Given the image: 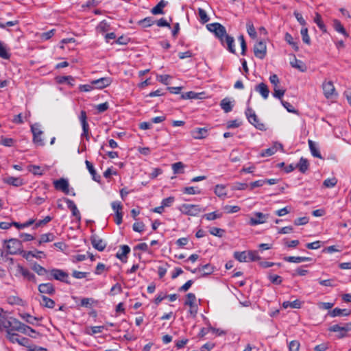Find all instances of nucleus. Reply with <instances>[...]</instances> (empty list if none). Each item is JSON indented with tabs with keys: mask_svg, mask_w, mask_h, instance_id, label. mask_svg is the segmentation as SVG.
<instances>
[{
	"mask_svg": "<svg viewBox=\"0 0 351 351\" xmlns=\"http://www.w3.org/2000/svg\"><path fill=\"white\" fill-rule=\"evenodd\" d=\"M5 330L6 331V337L10 335L15 334V331L21 332L24 334L28 333L29 331L35 332L31 327L21 323L14 318H8L3 310L0 308V331Z\"/></svg>",
	"mask_w": 351,
	"mask_h": 351,
	"instance_id": "f257e3e1",
	"label": "nucleus"
},
{
	"mask_svg": "<svg viewBox=\"0 0 351 351\" xmlns=\"http://www.w3.org/2000/svg\"><path fill=\"white\" fill-rule=\"evenodd\" d=\"M4 243L6 244L5 247L8 254H23V244L20 240L17 239H10L9 240H5Z\"/></svg>",
	"mask_w": 351,
	"mask_h": 351,
	"instance_id": "f03ea898",
	"label": "nucleus"
},
{
	"mask_svg": "<svg viewBox=\"0 0 351 351\" xmlns=\"http://www.w3.org/2000/svg\"><path fill=\"white\" fill-rule=\"evenodd\" d=\"M178 209L182 213L189 216H197L205 210L199 205L186 204H182L178 207Z\"/></svg>",
	"mask_w": 351,
	"mask_h": 351,
	"instance_id": "7ed1b4c3",
	"label": "nucleus"
},
{
	"mask_svg": "<svg viewBox=\"0 0 351 351\" xmlns=\"http://www.w3.org/2000/svg\"><path fill=\"white\" fill-rule=\"evenodd\" d=\"M245 113L248 121L256 129L262 131L266 130L265 124L259 121L255 112L251 108H247Z\"/></svg>",
	"mask_w": 351,
	"mask_h": 351,
	"instance_id": "20e7f679",
	"label": "nucleus"
},
{
	"mask_svg": "<svg viewBox=\"0 0 351 351\" xmlns=\"http://www.w3.org/2000/svg\"><path fill=\"white\" fill-rule=\"evenodd\" d=\"M328 330L330 332H337V337L342 339L348 336V332L351 330V322L346 323L343 326L335 324L329 327Z\"/></svg>",
	"mask_w": 351,
	"mask_h": 351,
	"instance_id": "39448f33",
	"label": "nucleus"
},
{
	"mask_svg": "<svg viewBox=\"0 0 351 351\" xmlns=\"http://www.w3.org/2000/svg\"><path fill=\"white\" fill-rule=\"evenodd\" d=\"M209 31L214 32L217 38H219L222 45H224L223 36H226V28L218 23H210L207 25Z\"/></svg>",
	"mask_w": 351,
	"mask_h": 351,
	"instance_id": "423d86ee",
	"label": "nucleus"
},
{
	"mask_svg": "<svg viewBox=\"0 0 351 351\" xmlns=\"http://www.w3.org/2000/svg\"><path fill=\"white\" fill-rule=\"evenodd\" d=\"M50 276L47 277L48 280L55 279L67 284H70V282L67 280L69 275L66 272L60 269H52L49 271Z\"/></svg>",
	"mask_w": 351,
	"mask_h": 351,
	"instance_id": "0eeeda50",
	"label": "nucleus"
},
{
	"mask_svg": "<svg viewBox=\"0 0 351 351\" xmlns=\"http://www.w3.org/2000/svg\"><path fill=\"white\" fill-rule=\"evenodd\" d=\"M79 119L82 127V133L81 134V138H85L86 140L88 141L90 140L89 125L87 122V115L86 111L82 110L80 112Z\"/></svg>",
	"mask_w": 351,
	"mask_h": 351,
	"instance_id": "6e6552de",
	"label": "nucleus"
},
{
	"mask_svg": "<svg viewBox=\"0 0 351 351\" xmlns=\"http://www.w3.org/2000/svg\"><path fill=\"white\" fill-rule=\"evenodd\" d=\"M322 89L326 98H332L337 95L335 88L332 81H324L322 84Z\"/></svg>",
	"mask_w": 351,
	"mask_h": 351,
	"instance_id": "1a4fd4ad",
	"label": "nucleus"
},
{
	"mask_svg": "<svg viewBox=\"0 0 351 351\" xmlns=\"http://www.w3.org/2000/svg\"><path fill=\"white\" fill-rule=\"evenodd\" d=\"M254 56L259 58L263 59L267 53L266 44L263 41L258 42L254 47Z\"/></svg>",
	"mask_w": 351,
	"mask_h": 351,
	"instance_id": "9d476101",
	"label": "nucleus"
},
{
	"mask_svg": "<svg viewBox=\"0 0 351 351\" xmlns=\"http://www.w3.org/2000/svg\"><path fill=\"white\" fill-rule=\"evenodd\" d=\"M53 186L56 189L62 191L66 195L69 194V184L66 179L60 178L53 181Z\"/></svg>",
	"mask_w": 351,
	"mask_h": 351,
	"instance_id": "9b49d317",
	"label": "nucleus"
},
{
	"mask_svg": "<svg viewBox=\"0 0 351 351\" xmlns=\"http://www.w3.org/2000/svg\"><path fill=\"white\" fill-rule=\"evenodd\" d=\"M112 82V79L109 77H101L97 80H92V84H93L95 88L102 89L109 86Z\"/></svg>",
	"mask_w": 351,
	"mask_h": 351,
	"instance_id": "f8f14e48",
	"label": "nucleus"
},
{
	"mask_svg": "<svg viewBox=\"0 0 351 351\" xmlns=\"http://www.w3.org/2000/svg\"><path fill=\"white\" fill-rule=\"evenodd\" d=\"M90 241L93 247L98 251L102 252L106 247V243L97 234L91 236Z\"/></svg>",
	"mask_w": 351,
	"mask_h": 351,
	"instance_id": "ddd939ff",
	"label": "nucleus"
},
{
	"mask_svg": "<svg viewBox=\"0 0 351 351\" xmlns=\"http://www.w3.org/2000/svg\"><path fill=\"white\" fill-rule=\"evenodd\" d=\"M7 338L12 343H17L23 346H27L29 341V339L28 338L21 337L16 333L14 335H10Z\"/></svg>",
	"mask_w": 351,
	"mask_h": 351,
	"instance_id": "4468645a",
	"label": "nucleus"
},
{
	"mask_svg": "<svg viewBox=\"0 0 351 351\" xmlns=\"http://www.w3.org/2000/svg\"><path fill=\"white\" fill-rule=\"evenodd\" d=\"M64 201L66 203L68 208L71 211L72 215L80 221L81 220V215L75 202L66 197L64 198Z\"/></svg>",
	"mask_w": 351,
	"mask_h": 351,
	"instance_id": "2eb2a0df",
	"label": "nucleus"
},
{
	"mask_svg": "<svg viewBox=\"0 0 351 351\" xmlns=\"http://www.w3.org/2000/svg\"><path fill=\"white\" fill-rule=\"evenodd\" d=\"M38 289L39 292L42 294L52 295L56 292L54 286L50 282L42 283L38 285Z\"/></svg>",
	"mask_w": 351,
	"mask_h": 351,
	"instance_id": "dca6fc26",
	"label": "nucleus"
},
{
	"mask_svg": "<svg viewBox=\"0 0 351 351\" xmlns=\"http://www.w3.org/2000/svg\"><path fill=\"white\" fill-rule=\"evenodd\" d=\"M17 271L20 273L25 278L27 279L29 281H32L34 282H36V278L35 275L30 272L29 269L25 268L24 267L19 265L17 266Z\"/></svg>",
	"mask_w": 351,
	"mask_h": 351,
	"instance_id": "f3484780",
	"label": "nucleus"
},
{
	"mask_svg": "<svg viewBox=\"0 0 351 351\" xmlns=\"http://www.w3.org/2000/svg\"><path fill=\"white\" fill-rule=\"evenodd\" d=\"M267 218V216L263 213L257 212L254 213V217L250 218L249 223L251 226L263 223L266 221Z\"/></svg>",
	"mask_w": 351,
	"mask_h": 351,
	"instance_id": "a211bd4d",
	"label": "nucleus"
},
{
	"mask_svg": "<svg viewBox=\"0 0 351 351\" xmlns=\"http://www.w3.org/2000/svg\"><path fill=\"white\" fill-rule=\"evenodd\" d=\"M191 136L195 139H202L208 136V129L206 128H198L191 131Z\"/></svg>",
	"mask_w": 351,
	"mask_h": 351,
	"instance_id": "6ab92c4d",
	"label": "nucleus"
},
{
	"mask_svg": "<svg viewBox=\"0 0 351 351\" xmlns=\"http://www.w3.org/2000/svg\"><path fill=\"white\" fill-rule=\"evenodd\" d=\"M3 181L4 183H6L14 186H21L23 184V180L19 177L10 176L3 178Z\"/></svg>",
	"mask_w": 351,
	"mask_h": 351,
	"instance_id": "aec40b11",
	"label": "nucleus"
},
{
	"mask_svg": "<svg viewBox=\"0 0 351 351\" xmlns=\"http://www.w3.org/2000/svg\"><path fill=\"white\" fill-rule=\"evenodd\" d=\"M255 90L261 94L263 99H267L269 97V90L265 83H260L255 87Z\"/></svg>",
	"mask_w": 351,
	"mask_h": 351,
	"instance_id": "412c9836",
	"label": "nucleus"
},
{
	"mask_svg": "<svg viewBox=\"0 0 351 351\" xmlns=\"http://www.w3.org/2000/svg\"><path fill=\"white\" fill-rule=\"evenodd\" d=\"M168 4V2L165 0H160L159 3L154 6L151 12L154 14H164L163 8Z\"/></svg>",
	"mask_w": 351,
	"mask_h": 351,
	"instance_id": "4be33fe9",
	"label": "nucleus"
},
{
	"mask_svg": "<svg viewBox=\"0 0 351 351\" xmlns=\"http://www.w3.org/2000/svg\"><path fill=\"white\" fill-rule=\"evenodd\" d=\"M284 261L289 263H300L305 261H310L312 260L310 257L304 256H285L283 258Z\"/></svg>",
	"mask_w": 351,
	"mask_h": 351,
	"instance_id": "5701e85b",
	"label": "nucleus"
},
{
	"mask_svg": "<svg viewBox=\"0 0 351 351\" xmlns=\"http://www.w3.org/2000/svg\"><path fill=\"white\" fill-rule=\"evenodd\" d=\"M308 144L311 154L315 158H322V156L317 144L310 139L308 141Z\"/></svg>",
	"mask_w": 351,
	"mask_h": 351,
	"instance_id": "b1692460",
	"label": "nucleus"
},
{
	"mask_svg": "<svg viewBox=\"0 0 351 351\" xmlns=\"http://www.w3.org/2000/svg\"><path fill=\"white\" fill-rule=\"evenodd\" d=\"M121 252H118L117 253L116 256L121 261H124L125 259L127 258V256L130 252V248L127 245H123L121 246Z\"/></svg>",
	"mask_w": 351,
	"mask_h": 351,
	"instance_id": "393cba45",
	"label": "nucleus"
},
{
	"mask_svg": "<svg viewBox=\"0 0 351 351\" xmlns=\"http://www.w3.org/2000/svg\"><path fill=\"white\" fill-rule=\"evenodd\" d=\"M23 256L26 259H28L29 256L34 257L36 258H42L45 256V254L42 251L36 250L35 252L28 251L23 252Z\"/></svg>",
	"mask_w": 351,
	"mask_h": 351,
	"instance_id": "a878e982",
	"label": "nucleus"
},
{
	"mask_svg": "<svg viewBox=\"0 0 351 351\" xmlns=\"http://www.w3.org/2000/svg\"><path fill=\"white\" fill-rule=\"evenodd\" d=\"M328 314L332 317L341 315L348 316L350 314V311H348L347 309H341L339 308H335L332 311H329Z\"/></svg>",
	"mask_w": 351,
	"mask_h": 351,
	"instance_id": "bb28decb",
	"label": "nucleus"
},
{
	"mask_svg": "<svg viewBox=\"0 0 351 351\" xmlns=\"http://www.w3.org/2000/svg\"><path fill=\"white\" fill-rule=\"evenodd\" d=\"M85 164L86 165V167H87L89 173L92 176L93 180L96 181V182H99L100 176L97 174L96 171H95V169L92 162H90L88 160H86L85 161Z\"/></svg>",
	"mask_w": 351,
	"mask_h": 351,
	"instance_id": "cd10ccee",
	"label": "nucleus"
},
{
	"mask_svg": "<svg viewBox=\"0 0 351 351\" xmlns=\"http://www.w3.org/2000/svg\"><path fill=\"white\" fill-rule=\"evenodd\" d=\"M204 93H195L194 91H189L186 92L182 95V98L184 99H202L201 97L202 95H203Z\"/></svg>",
	"mask_w": 351,
	"mask_h": 351,
	"instance_id": "c85d7f7f",
	"label": "nucleus"
},
{
	"mask_svg": "<svg viewBox=\"0 0 351 351\" xmlns=\"http://www.w3.org/2000/svg\"><path fill=\"white\" fill-rule=\"evenodd\" d=\"M308 161L307 159L302 157L297 164L296 167L299 169L300 171L302 173H304L308 169Z\"/></svg>",
	"mask_w": 351,
	"mask_h": 351,
	"instance_id": "c756f323",
	"label": "nucleus"
},
{
	"mask_svg": "<svg viewBox=\"0 0 351 351\" xmlns=\"http://www.w3.org/2000/svg\"><path fill=\"white\" fill-rule=\"evenodd\" d=\"M333 27L334 29H335V31H337V32H339L341 34H342L343 35H344L346 37H348V34L346 32L345 28L343 27V25L341 24V23L340 22V21L337 20V19H335L333 21Z\"/></svg>",
	"mask_w": 351,
	"mask_h": 351,
	"instance_id": "7c9ffc66",
	"label": "nucleus"
},
{
	"mask_svg": "<svg viewBox=\"0 0 351 351\" xmlns=\"http://www.w3.org/2000/svg\"><path fill=\"white\" fill-rule=\"evenodd\" d=\"M291 65L293 68L298 69L299 71L302 72H304L306 70V66L303 63L302 61L295 58L293 61L290 62Z\"/></svg>",
	"mask_w": 351,
	"mask_h": 351,
	"instance_id": "2f4dec72",
	"label": "nucleus"
},
{
	"mask_svg": "<svg viewBox=\"0 0 351 351\" xmlns=\"http://www.w3.org/2000/svg\"><path fill=\"white\" fill-rule=\"evenodd\" d=\"M201 276H206L211 274L214 271V267L210 264H206L200 266Z\"/></svg>",
	"mask_w": 351,
	"mask_h": 351,
	"instance_id": "473e14b6",
	"label": "nucleus"
},
{
	"mask_svg": "<svg viewBox=\"0 0 351 351\" xmlns=\"http://www.w3.org/2000/svg\"><path fill=\"white\" fill-rule=\"evenodd\" d=\"M42 302H40V304L45 307L49 308H53L55 306V302L51 299L47 298L45 295H42Z\"/></svg>",
	"mask_w": 351,
	"mask_h": 351,
	"instance_id": "72a5a7b5",
	"label": "nucleus"
},
{
	"mask_svg": "<svg viewBox=\"0 0 351 351\" xmlns=\"http://www.w3.org/2000/svg\"><path fill=\"white\" fill-rule=\"evenodd\" d=\"M282 306L284 308H287L288 307H291L292 308H300L301 302L298 300H295L293 302L285 301L282 303Z\"/></svg>",
	"mask_w": 351,
	"mask_h": 351,
	"instance_id": "f704fd0d",
	"label": "nucleus"
},
{
	"mask_svg": "<svg viewBox=\"0 0 351 351\" xmlns=\"http://www.w3.org/2000/svg\"><path fill=\"white\" fill-rule=\"evenodd\" d=\"M248 252H235L234 253V257L239 262H247L248 261Z\"/></svg>",
	"mask_w": 351,
	"mask_h": 351,
	"instance_id": "c9c22d12",
	"label": "nucleus"
},
{
	"mask_svg": "<svg viewBox=\"0 0 351 351\" xmlns=\"http://www.w3.org/2000/svg\"><path fill=\"white\" fill-rule=\"evenodd\" d=\"M314 22L317 24V25L318 26V27L323 32H326V25H324V23H323L322 20V16L321 15L318 13V12H316L315 13V16L314 18Z\"/></svg>",
	"mask_w": 351,
	"mask_h": 351,
	"instance_id": "e433bc0d",
	"label": "nucleus"
},
{
	"mask_svg": "<svg viewBox=\"0 0 351 351\" xmlns=\"http://www.w3.org/2000/svg\"><path fill=\"white\" fill-rule=\"evenodd\" d=\"M220 106L225 112H229L232 110V105L227 98H225L221 101Z\"/></svg>",
	"mask_w": 351,
	"mask_h": 351,
	"instance_id": "4c0bfd02",
	"label": "nucleus"
},
{
	"mask_svg": "<svg viewBox=\"0 0 351 351\" xmlns=\"http://www.w3.org/2000/svg\"><path fill=\"white\" fill-rule=\"evenodd\" d=\"M55 236L53 233H46L40 236V239L38 241V245H41L43 243L50 242L54 240Z\"/></svg>",
	"mask_w": 351,
	"mask_h": 351,
	"instance_id": "58836bf2",
	"label": "nucleus"
},
{
	"mask_svg": "<svg viewBox=\"0 0 351 351\" xmlns=\"http://www.w3.org/2000/svg\"><path fill=\"white\" fill-rule=\"evenodd\" d=\"M32 269L39 276H44L48 273V271L45 267L36 263L33 265Z\"/></svg>",
	"mask_w": 351,
	"mask_h": 351,
	"instance_id": "ea45409f",
	"label": "nucleus"
},
{
	"mask_svg": "<svg viewBox=\"0 0 351 351\" xmlns=\"http://www.w3.org/2000/svg\"><path fill=\"white\" fill-rule=\"evenodd\" d=\"M280 147V149H282V145L280 143L276 145L274 147H270V148H268V149H266L262 154V156H271L273 154H274L276 153V152L277 151V147Z\"/></svg>",
	"mask_w": 351,
	"mask_h": 351,
	"instance_id": "a19ab883",
	"label": "nucleus"
},
{
	"mask_svg": "<svg viewBox=\"0 0 351 351\" xmlns=\"http://www.w3.org/2000/svg\"><path fill=\"white\" fill-rule=\"evenodd\" d=\"M0 58L5 60H8L10 58V54L2 42H0Z\"/></svg>",
	"mask_w": 351,
	"mask_h": 351,
	"instance_id": "79ce46f5",
	"label": "nucleus"
},
{
	"mask_svg": "<svg viewBox=\"0 0 351 351\" xmlns=\"http://www.w3.org/2000/svg\"><path fill=\"white\" fill-rule=\"evenodd\" d=\"M184 167V165L182 162H177L172 165V170L174 174L182 173H184L183 169Z\"/></svg>",
	"mask_w": 351,
	"mask_h": 351,
	"instance_id": "37998d69",
	"label": "nucleus"
},
{
	"mask_svg": "<svg viewBox=\"0 0 351 351\" xmlns=\"http://www.w3.org/2000/svg\"><path fill=\"white\" fill-rule=\"evenodd\" d=\"M186 300L184 302L185 306H191L195 304L196 297L195 295L193 293H189L186 295Z\"/></svg>",
	"mask_w": 351,
	"mask_h": 351,
	"instance_id": "c03bdc74",
	"label": "nucleus"
},
{
	"mask_svg": "<svg viewBox=\"0 0 351 351\" xmlns=\"http://www.w3.org/2000/svg\"><path fill=\"white\" fill-rule=\"evenodd\" d=\"M337 179L335 177H332L326 179L323 182V185L326 188H332L337 184Z\"/></svg>",
	"mask_w": 351,
	"mask_h": 351,
	"instance_id": "a18cd8bd",
	"label": "nucleus"
},
{
	"mask_svg": "<svg viewBox=\"0 0 351 351\" xmlns=\"http://www.w3.org/2000/svg\"><path fill=\"white\" fill-rule=\"evenodd\" d=\"M222 216L221 213H217V212H212L210 213H207L203 216L208 221H213L219 218H221Z\"/></svg>",
	"mask_w": 351,
	"mask_h": 351,
	"instance_id": "49530a36",
	"label": "nucleus"
},
{
	"mask_svg": "<svg viewBox=\"0 0 351 351\" xmlns=\"http://www.w3.org/2000/svg\"><path fill=\"white\" fill-rule=\"evenodd\" d=\"M35 220L33 219H29L27 221L23 223H19L18 222H12L14 226L17 228L18 229H22L26 227H29L34 223Z\"/></svg>",
	"mask_w": 351,
	"mask_h": 351,
	"instance_id": "de8ad7c7",
	"label": "nucleus"
},
{
	"mask_svg": "<svg viewBox=\"0 0 351 351\" xmlns=\"http://www.w3.org/2000/svg\"><path fill=\"white\" fill-rule=\"evenodd\" d=\"M300 33L302 35L303 42L307 45H310L311 39L308 34V28L307 27L302 28Z\"/></svg>",
	"mask_w": 351,
	"mask_h": 351,
	"instance_id": "09e8293b",
	"label": "nucleus"
},
{
	"mask_svg": "<svg viewBox=\"0 0 351 351\" xmlns=\"http://www.w3.org/2000/svg\"><path fill=\"white\" fill-rule=\"evenodd\" d=\"M154 21H153L152 17H146L141 21H139L138 24L141 25L143 27H148L152 26L154 24Z\"/></svg>",
	"mask_w": 351,
	"mask_h": 351,
	"instance_id": "8fccbe9b",
	"label": "nucleus"
},
{
	"mask_svg": "<svg viewBox=\"0 0 351 351\" xmlns=\"http://www.w3.org/2000/svg\"><path fill=\"white\" fill-rule=\"evenodd\" d=\"M209 232L212 235H214V236H216L218 237H222L225 232V230L221 228L213 227L210 229Z\"/></svg>",
	"mask_w": 351,
	"mask_h": 351,
	"instance_id": "3c124183",
	"label": "nucleus"
},
{
	"mask_svg": "<svg viewBox=\"0 0 351 351\" xmlns=\"http://www.w3.org/2000/svg\"><path fill=\"white\" fill-rule=\"evenodd\" d=\"M234 39L233 37H227V42L226 43L227 45L228 50L232 53H235V49H234Z\"/></svg>",
	"mask_w": 351,
	"mask_h": 351,
	"instance_id": "603ef678",
	"label": "nucleus"
},
{
	"mask_svg": "<svg viewBox=\"0 0 351 351\" xmlns=\"http://www.w3.org/2000/svg\"><path fill=\"white\" fill-rule=\"evenodd\" d=\"M184 193L189 195L200 194L201 191L197 187L187 186L183 189Z\"/></svg>",
	"mask_w": 351,
	"mask_h": 351,
	"instance_id": "864d4df0",
	"label": "nucleus"
},
{
	"mask_svg": "<svg viewBox=\"0 0 351 351\" xmlns=\"http://www.w3.org/2000/svg\"><path fill=\"white\" fill-rule=\"evenodd\" d=\"M215 193L218 197H224L226 195L225 187L223 185L217 184L215 188Z\"/></svg>",
	"mask_w": 351,
	"mask_h": 351,
	"instance_id": "5fc2aeb1",
	"label": "nucleus"
},
{
	"mask_svg": "<svg viewBox=\"0 0 351 351\" xmlns=\"http://www.w3.org/2000/svg\"><path fill=\"white\" fill-rule=\"evenodd\" d=\"M198 14L200 19V21L202 23H207L209 21V17L208 16L206 12L202 9H198Z\"/></svg>",
	"mask_w": 351,
	"mask_h": 351,
	"instance_id": "6e6d98bb",
	"label": "nucleus"
},
{
	"mask_svg": "<svg viewBox=\"0 0 351 351\" xmlns=\"http://www.w3.org/2000/svg\"><path fill=\"white\" fill-rule=\"evenodd\" d=\"M268 278L274 285H280L282 282V277L278 275L269 274Z\"/></svg>",
	"mask_w": 351,
	"mask_h": 351,
	"instance_id": "4d7b16f0",
	"label": "nucleus"
},
{
	"mask_svg": "<svg viewBox=\"0 0 351 351\" xmlns=\"http://www.w3.org/2000/svg\"><path fill=\"white\" fill-rule=\"evenodd\" d=\"M28 169L34 175L41 176L43 174V171L40 169V167L37 165H29Z\"/></svg>",
	"mask_w": 351,
	"mask_h": 351,
	"instance_id": "13d9d810",
	"label": "nucleus"
},
{
	"mask_svg": "<svg viewBox=\"0 0 351 351\" xmlns=\"http://www.w3.org/2000/svg\"><path fill=\"white\" fill-rule=\"evenodd\" d=\"M247 256L248 261H256L261 259V256L257 251H249Z\"/></svg>",
	"mask_w": 351,
	"mask_h": 351,
	"instance_id": "bf43d9fd",
	"label": "nucleus"
},
{
	"mask_svg": "<svg viewBox=\"0 0 351 351\" xmlns=\"http://www.w3.org/2000/svg\"><path fill=\"white\" fill-rule=\"evenodd\" d=\"M285 40L295 49V51H298L299 48L296 43L293 42V37L289 33L285 34Z\"/></svg>",
	"mask_w": 351,
	"mask_h": 351,
	"instance_id": "052dcab7",
	"label": "nucleus"
},
{
	"mask_svg": "<svg viewBox=\"0 0 351 351\" xmlns=\"http://www.w3.org/2000/svg\"><path fill=\"white\" fill-rule=\"evenodd\" d=\"M109 27L110 26L108 23L105 20H104L98 25L97 29L101 32H106L109 30Z\"/></svg>",
	"mask_w": 351,
	"mask_h": 351,
	"instance_id": "680f3d73",
	"label": "nucleus"
},
{
	"mask_svg": "<svg viewBox=\"0 0 351 351\" xmlns=\"http://www.w3.org/2000/svg\"><path fill=\"white\" fill-rule=\"evenodd\" d=\"M133 230L137 232H142L145 229V224L143 222H135L132 226Z\"/></svg>",
	"mask_w": 351,
	"mask_h": 351,
	"instance_id": "e2e57ef3",
	"label": "nucleus"
},
{
	"mask_svg": "<svg viewBox=\"0 0 351 351\" xmlns=\"http://www.w3.org/2000/svg\"><path fill=\"white\" fill-rule=\"evenodd\" d=\"M269 81L274 86V88H278V84L280 83L279 78L276 74L271 75L269 77Z\"/></svg>",
	"mask_w": 351,
	"mask_h": 351,
	"instance_id": "0e129e2a",
	"label": "nucleus"
},
{
	"mask_svg": "<svg viewBox=\"0 0 351 351\" xmlns=\"http://www.w3.org/2000/svg\"><path fill=\"white\" fill-rule=\"evenodd\" d=\"M285 93V89H280L279 88H274L273 96L276 98L282 100V97H283Z\"/></svg>",
	"mask_w": 351,
	"mask_h": 351,
	"instance_id": "69168bd1",
	"label": "nucleus"
},
{
	"mask_svg": "<svg viewBox=\"0 0 351 351\" xmlns=\"http://www.w3.org/2000/svg\"><path fill=\"white\" fill-rule=\"evenodd\" d=\"M111 206L114 213H119L122 211L123 206L120 202H112L111 203Z\"/></svg>",
	"mask_w": 351,
	"mask_h": 351,
	"instance_id": "338daca9",
	"label": "nucleus"
},
{
	"mask_svg": "<svg viewBox=\"0 0 351 351\" xmlns=\"http://www.w3.org/2000/svg\"><path fill=\"white\" fill-rule=\"evenodd\" d=\"M300 343L296 340L291 341L289 344V351H299Z\"/></svg>",
	"mask_w": 351,
	"mask_h": 351,
	"instance_id": "774afa93",
	"label": "nucleus"
}]
</instances>
